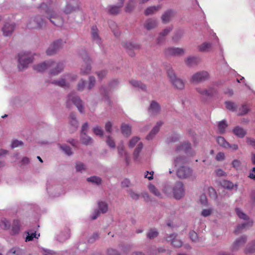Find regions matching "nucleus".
<instances>
[{
  "label": "nucleus",
  "mask_w": 255,
  "mask_h": 255,
  "mask_svg": "<svg viewBox=\"0 0 255 255\" xmlns=\"http://www.w3.org/2000/svg\"><path fill=\"white\" fill-rule=\"evenodd\" d=\"M38 8L47 15L48 18L50 22L56 26L62 25L63 20L62 17L54 12L52 7H49L45 2H42Z\"/></svg>",
  "instance_id": "1"
},
{
  "label": "nucleus",
  "mask_w": 255,
  "mask_h": 255,
  "mask_svg": "<svg viewBox=\"0 0 255 255\" xmlns=\"http://www.w3.org/2000/svg\"><path fill=\"white\" fill-rule=\"evenodd\" d=\"M72 104H73L77 107L80 113L84 112L83 102L75 92L69 93L67 96V107L70 108Z\"/></svg>",
  "instance_id": "2"
},
{
  "label": "nucleus",
  "mask_w": 255,
  "mask_h": 255,
  "mask_svg": "<svg viewBox=\"0 0 255 255\" xmlns=\"http://www.w3.org/2000/svg\"><path fill=\"white\" fill-rule=\"evenodd\" d=\"M220 85L219 82H216L212 85L210 86L207 89L202 88L201 87L196 88V91L200 94L202 98H212L217 95L218 90L217 88Z\"/></svg>",
  "instance_id": "3"
},
{
  "label": "nucleus",
  "mask_w": 255,
  "mask_h": 255,
  "mask_svg": "<svg viewBox=\"0 0 255 255\" xmlns=\"http://www.w3.org/2000/svg\"><path fill=\"white\" fill-rule=\"evenodd\" d=\"M46 191L51 198L58 197L63 193L61 186L52 180L48 181L46 184Z\"/></svg>",
  "instance_id": "4"
},
{
  "label": "nucleus",
  "mask_w": 255,
  "mask_h": 255,
  "mask_svg": "<svg viewBox=\"0 0 255 255\" xmlns=\"http://www.w3.org/2000/svg\"><path fill=\"white\" fill-rule=\"evenodd\" d=\"M46 24L45 19L40 15L30 17L27 23V27L30 29H39Z\"/></svg>",
  "instance_id": "5"
},
{
  "label": "nucleus",
  "mask_w": 255,
  "mask_h": 255,
  "mask_svg": "<svg viewBox=\"0 0 255 255\" xmlns=\"http://www.w3.org/2000/svg\"><path fill=\"white\" fill-rule=\"evenodd\" d=\"M33 57L27 53H19L18 54V68L23 71L27 68L28 65L33 61Z\"/></svg>",
  "instance_id": "6"
},
{
  "label": "nucleus",
  "mask_w": 255,
  "mask_h": 255,
  "mask_svg": "<svg viewBox=\"0 0 255 255\" xmlns=\"http://www.w3.org/2000/svg\"><path fill=\"white\" fill-rule=\"evenodd\" d=\"M167 74L171 82L175 88L179 90H182L184 88V82L183 81L177 78L172 68L168 67L166 69Z\"/></svg>",
  "instance_id": "7"
},
{
  "label": "nucleus",
  "mask_w": 255,
  "mask_h": 255,
  "mask_svg": "<svg viewBox=\"0 0 255 255\" xmlns=\"http://www.w3.org/2000/svg\"><path fill=\"white\" fill-rule=\"evenodd\" d=\"M209 73L206 71H200L194 73L190 78V82L194 84L202 83L209 79Z\"/></svg>",
  "instance_id": "8"
},
{
  "label": "nucleus",
  "mask_w": 255,
  "mask_h": 255,
  "mask_svg": "<svg viewBox=\"0 0 255 255\" xmlns=\"http://www.w3.org/2000/svg\"><path fill=\"white\" fill-rule=\"evenodd\" d=\"M66 41L62 39H58L54 41L47 49L46 54L49 56L55 54L63 47Z\"/></svg>",
  "instance_id": "9"
},
{
  "label": "nucleus",
  "mask_w": 255,
  "mask_h": 255,
  "mask_svg": "<svg viewBox=\"0 0 255 255\" xmlns=\"http://www.w3.org/2000/svg\"><path fill=\"white\" fill-rule=\"evenodd\" d=\"M172 190L173 197L179 200L185 195V188L183 183L181 181L176 182L172 186Z\"/></svg>",
  "instance_id": "10"
},
{
  "label": "nucleus",
  "mask_w": 255,
  "mask_h": 255,
  "mask_svg": "<svg viewBox=\"0 0 255 255\" xmlns=\"http://www.w3.org/2000/svg\"><path fill=\"white\" fill-rule=\"evenodd\" d=\"M81 2L79 0H71L68 2L64 9V12L66 14H69L80 9Z\"/></svg>",
  "instance_id": "11"
},
{
  "label": "nucleus",
  "mask_w": 255,
  "mask_h": 255,
  "mask_svg": "<svg viewBox=\"0 0 255 255\" xmlns=\"http://www.w3.org/2000/svg\"><path fill=\"white\" fill-rule=\"evenodd\" d=\"M248 240V237L246 235H243L237 238L232 244L230 247V250L232 252H236L238 251L244 245Z\"/></svg>",
  "instance_id": "12"
},
{
  "label": "nucleus",
  "mask_w": 255,
  "mask_h": 255,
  "mask_svg": "<svg viewBox=\"0 0 255 255\" xmlns=\"http://www.w3.org/2000/svg\"><path fill=\"white\" fill-rule=\"evenodd\" d=\"M84 64L82 65L81 68V73L82 74H88L91 70V60L89 56L85 53V54L82 56Z\"/></svg>",
  "instance_id": "13"
},
{
  "label": "nucleus",
  "mask_w": 255,
  "mask_h": 255,
  "mask_svg": "<svg viewBox=\"0 0 255 255\" xmlns=\"http://www.w3.org/2000/svg\"><path fill=\"white\" fill-rule=\"evenodd\" d=\"M175 151L177 152L183 151L186 154L190 156H193L195 152L192 150L191 144L188 142H185L177 146Z\"/></svg>",
  "instance_id": "14"
},
{
  "label": "nucleus",
  "mask_w": 255,
  "mask_h": 255,
  "mask_svg": "<svg viewBox=\"0 0 255 255\" xmlns=\"http://www.w3.org/2000/svg\"><path fill=\"white\" fill-rule=\"evenodd\" d=\"M122 45L126 49L128 55L131 57L134 56L135 55L134 51L139 49L140 48L139 44L131 42H123Z\"/></svg>",
  "instance_id": "15"
},
{
  "label": "nucleus",
  "mask_w": 255,
  "mask_h": 255,
  "mask_svg": "<svg viewBox=\"0 0 255 255\" xmlns=\"http://www.w3.org/2000/svg\"><path fill=\"white\" fill-rule=\"evenodd\" d=\"M177 176L181 179H185L190 177L192 174V170L191 168L184 166L180 167L177 170Z\"/></svg>",
  "instance_id": "16"
},
{
  "label": "nucleus",
  "mask_w": 255,
  "mask_h": 255,
  "mask_svg": "<svg viewBox=\"0 0 255 255\" xmlns=\"http://www.w3.org/2000/svg\"><path fill=\"white\" fill-rule=\"evenodd\" d=\"M160 104L155 101H152L148 108V113L150 116H156L161 111Z\"/></svg>",
  "instance_id": "17"
},
{
  "label": "nucleus",
  "mask_w": 255,
  "mask_h": 255,
  "mask_svg": "<svg viewBox=\"0 0 255 255\" xmlns=\"http://www.w3.org/2000/svg\"><path fill=\"white\" fill-rule=\"evenodd\" d=\"M185 50L179 47H169L165 50L166 56H179L184 54Z\"/></svg>",
  "instance_id": "18"
},
{
  "label": "nucleus",
  "mask_w": 255,
  "mask_h": 255,
  "mask_svg": "<svg viewBox=\"0 0 255 255\" xmlns=\"http://www.w3.org/2000/svg\"><path fill=\"white\" fill-rule=\"evenodd\" d=\"M176 11L173 9H168L164 11L161 16L162 22L163 24L169 23L175 15Z\"/></svg>",
  "instance_id": "19"
},
{
  "label": "nucleus",
  "mask_w": 255,
  "mask_h": 255,
  "mask_svg": "<svg viewBox=\"0 0 255 255\" xmlns=\"http://www.w3.org/2000/svg\"><path fill=\"white\" fill-rule=\"evenodd\" d=\"M177 234L175 233L167 235L165 237V240L167 242H170L171 245L175 248H179L182 246V242L177 239Z\"/></svg>",
  "instance_id": "20"
},
{
  "label": "nucleus",
  "mask_w": 255,
  "mask_h": 255,
  "mask_svg": "<svg viewBox=\"0 0 255 255\" xmlns=\"http://www.w3.org/2000/svg\"><path fill=\"white\" fill-rule=\"evenodd\" d=\"M54 63L52 60H48L47 61L39 63L33 66V69L37 72H43L46 69H49Z\"/></svg>",
  "instance_id": "21"
},
{
  "label": "nucleus",
  "mask_w": 255,
  "mask_h": 255,
  "mask_svg": "<svg viewBox=\"0 0 255 255\" xmlns=\"http://www.w3.org/2000/svg\"><path fill=\"white\" fill-rule=\"evenodd\" d=\"M91 34L92 41L99 45L102 44V40L99 35V31L96 25H93L91 29Z\"/></svg>",
  "instance_id": "22"
},
{
  "label": "nucleus",
  "mask_w": 255,
  "mask_h": 255,
  "mask_svg": "<svg viewBox=\"0 0 255 255\" xmlns=\"http://www.w3.org/2000/svg\"><path fill=\"white\" fill-rule=\"evenodd\" d=\"M54 63L51 66L50 69V74L51 75L55 76L61 73L64 69V64L62 62L56 63L53 61Z\"/></svg>",
  "instance_id": "23"
},
{
  "label": "nucleus",
  "mask_w": 255,
  "mask_h": 255,
  "mask_svg": "<svg viewBox=\"0 0 255 255\" xmlns=\"http://www.w3.org/2000/svg\"><path fill=\"white\" fill-rule=\"evenodd\" d=\"M158 26V21L155 18H148L145 20L143 23V27L147 30H151Z\"/></svg>",
  "instance_id": "24"
},
{
  "label": "nucleus",
  "mask_w": 255,
  "mask_h": 255,
  "mask_svg": "<svg viewBox=\"0 0 255 255\" xmlns=\"http://www.w3.org/2000/svg\"><path fill=\"white\" fill-rule=\"evenodd\" d=\"M15 28V24L14 23H9L8 22L5 23L3 27L2 31L3 34L4 36H10L13 33Z\"/></svg>",
  "instance_id": "25"
},
{
  "label": "nucleus",
  "mask_w": 255,
  "mask_h": 255,
  "mask_svg": "<svg viewBox=\"0 0 255 255\" xmlns=\"http://www.w3.org/2000/svg\"><path fill=\"white\" fill-rule=\"evenodd\" d=\"M200 61V58L198 56H190L185 59V63L188 67L196 66Z\"/></svg>",
  "instance_id": "26"
},
{
  "label": "nucleus",
  "mask_w": 255,
  "mask_h": 255,
  "mask_svg": "<svg viewBox=\"0 0 255 255\" xmlns=\"http://www.w3.org/2000/svg\"><path fill=\"white\" fill-rule=\"evenodd\" d=\"M163 125V122L161 121L158 122L156 125L153 127L149 133L146 136V138L147 140L152 139L155 135L158 132L160 127Z\"/></svg>",
  "instance_id": "27"
},
{
  "label": "nucleus",
  "mask_w": 255,
  "mask_h": 255,
  "mask_svg": "<svg viewBox=\"0 0 255 255\" xmlns=\"http://www.w3.org/2000/svg\"><path fill=\"white\" fill-rule=\"evenodd\" d=\"M51 83L64 88H69L70 86L69 83L67 82L65 77H64L63 76L58 80H53L51 81Z\"/></svg>",
  "instance_id": "28"
},
{
  "label": "nucleus",
  "mask_w": 255,
  "mask_h": 255,
  "mask_svg": "<svg viewBox=\"0 0 255 255\" xmlns=\"http://www.w3.org/2000/svg\"><path fill=\"white\" fill-rule=\"evenodd\" d=\"M70 231L68 228H65L62 231L57 237V240L60 242H64L70 238Z\"/></svg>",
  "instance_id": "29"
},
{
  "label": "nucleus",
  "mask_w": 255,
  "mask_h": 255,
  "mask_svg": "<svg viewBox=\"0 0 255 255\" xmlns=\"http://www.w3.org/2000/svg\"><path fill=\"white\" fill-rule=\"evenodd\" d=\"M20 225L19 221L18 220H14L10 231V235L13 236L18 235L20 232Z\"/></svg>",
  "instance_id": "30"
},
{
  "label": "nucleus",
  "mask_w": 255,
  "mask_h": 255,
  "mask_svg": "<svg viewBox=\"0 0 255 255\" xmlns=\"http://www.w3.org/2000/svg\"><path fill=\"white\" fill-rule=\"evenodd\" d=\"M118 153L121 157L125 158L126 164L128 165L129 161V155L128 153L124 149V146L123 144H121L118 146Z\"/></svg>",
  "instance_id": "31"
},
{
  "label": "nucleus",
  "mask_w": 255,
  "mask_h": 255,
  "mask_svg": "<svg viewBox=\"0 0 255 255\" xmlns=\"http://www.w3.org/2000/svg\"><path fill=\"white\" fill-rule=\"evenodd\" d=\"M233 133L237 137L242 138L247 134V131L240 126H236L233 129Z\"/></svg>",
  "instance_id": "32"
},
{
  "label": "nucleus",
  "mask_w": 255,
  "mask_h": 255,
  "mask_svg": "<svg viewBox=\"0 0 255 255\" xmlns=\"http://www.w3.org/2000/svg\"><path fill=\"white\" fill-rule=\"evenodd\" d=\"M161 8L160 5L157 6H150L147 7L144 12L146 16L151 15L156 13Z\"/></svg>",
  "instance_id": "33"
},
{
  "label": "nucleus",
  "mask_w": 255,
  "mask_h": 255,
  "mask_svg": "<svg viewBox=\"0 0 255 255\" xmlns=\"http://www.w3.org/2000/svg\"><path fill=\"white\" fill-rule=\"evenodd\" d=\"M212 47V44L210 42H205L199 45L198 50L201 52H208L210 51Z\"/></svg>",
  "instance_id": "34"
},
{
  "label": "nucleus",
  "mask_w": 255,
  "mask_h": 255,
  "mask_svg": "<svg viewBox=\"0 0 255 255\" xmlns=\"http://www.w3.org/2000/svg\"><path fill=\"white\" fill-rule=\"evenodd\" d=\"M122 7L120 6L119 5H109L107 9V11L109 14L111 15H117L120 13Z\"/></svg>",
  "instance_id": "35"
},
{
  "label": "nucleus",
  "mask_w": 255,
  "mask_h": 255,
  "mask_svg": "<svg viewBox=\"0 0 255 255\" xmlns=\"http://www.w3.org/2000/svg\"><path fill=\"white\" fill-rule=\"evenodd\" d=\"M245 254L255 253V240L249 242L244 250Z\"/></svg>",
  "instance_id": "36"
},
{
  "label": "nucleus",
  "mask_w": 255,
  "mask_h": 255,
  "mask_svg": "<svg viewBox=\"0 0 255 255\" xmlns=\"http://www.w3.org/2000/svg\"><path fill=\"white\" fill-rule=\"evenodd\" d=\"M253 222L252 221H248L239 225L236 230L234 231V233L236 235H238L241 231L242 230L246 229L247 227L252 226Z\"/></svg>",
  "instance_id": "37"
},
{
  "label": "nucleus",
  "mask_w": 255,
  "mask_h": 255,
  "mask_svg": "<svg viewBox=\"0 0 255 255\" xmlns=\"http://www.w3.org/2000/svg\"><path fill=\"white\" fill-rule=\"evenodd\" d=\"M70 124L73 128V130H75L78 127V122L76 119V114L72 113L69 116Z\"/></svg>",
  "instance_id": "38"
},
{
  "label": "nucleus",
  "mask_w": 255,
  "mask_h": 255,
  "mask_svg": "<svg viewBox=\"0 0 255 255\" xmlns=\"http://www.w3.org/2000/svg\"><path fill=\"white\" fill-rule=\"evenodd\" d=\"M80 140L81 142L86 145H90L93 143V140L86 133L80 134Z\"/></svg>",
  "instance_id": "39"
},
{
  "label": "nucleus",
  "mask_w": 255,
  "mask_h": 255,
  "mask_svg": "<svg viewBox=\"0 0 255 255\" xmlns=\"http://www.w3.org/2000/svg\"><path fill=\"white\" fill-rule=\"evenodd\" d=\"M184 31L181 29H179L175 31L174 34L172 37V40L174 43L178 42L183 37Z\"/></svg>",
  "instance_id": "40"
},
{
  "label": "nucleus",
  "mask_w": 255,
  "mask_h": 255,
  "mask_svg": "<svg viewBox=\"0 0 255 255\" xmlns=\"http://www.w3.org/2000/svg\"><path fill=\"white\" fill-rule=\"evenodd\" d=\"M109 25L114 33L116 37H119L120 35V32L116 23L113 20H110L108 22Z\"/></svg>",
  "instance_id": "41"
},
{
  "label": "nucleus",
  "mask_w": 255,
  "mask_h": 255,
  "mask_svg": "<svg viewBox=\"0 0 255 255\" xmlns=\"http://www.w3.org/2000/svg\"><path fill=\"white\" fill-rule=\"evenodd\" d=\"M250 111V109L247 104H243L238 109V115L242 116L246 115Z\"/></svg>",
  "instance_id": "42"
},
{
  "label": "nucleus",
  "mask_w": 255,
  "mask_h": 255,
  "mask_svg": "<svg viewBox=\"0 0 255 255\" xmlns=\"http://www.w3.org/2000/svg\"><path fill=\"white\" fill-rule=\"evenodd\" d=\"M130 83L135 88L141 90L143 91H146V86L145 84L140 81L132 80L130 81Z\"/></svg>",
  "instance_id": "43"
},
{
  "label": "nucleus",
  "mask_w": 255,
  "mask_h": 255,
  "mask_svg": "<svg viewBox=\"0 0 255 255\" xmlns=\"http://www.w3.org/2000/svg\"><path fill=\"white\" fill-rule=\"evenodd\" d=\"M27 236L25 238V242L31 241L34 238L38 239L40 236V234H36V231L29 230L26 232Z\"/></svg>",
  "instance_id": "44"
},
{
  "label": "nucleus",
  "mask_w": 255,
  "mask_h": 255,
  "mask_svg": "<svg viewBox=\"0 0 255 255\" xmlns=\"http://www.w3.org/2000/svg\"><path fill=\"white\" fill-rule=\"evenodd\" d=\"M226 109L232 112H236L238 109V105L234 102L231 101H226L225 102Z\"/></svg>",
  "instance_id": "45"
},
{
  "label": "nucleus",
  "mask_w": 255,
  "mask_h": 255,
  "mask_svg": "<svg viewBox=\"0 0 255 255\" xmlns=\"http://www.w3.org/2000/svg\"><path fill=\"white\" fill-rule=\"evenodd\" d=\"M87 181L88 182L92 183V184H95L97 185H100L102 181V179L100 177H98L97 176H93L88 177L87 179Z\"/></svg>",
  "instance_id": "46"
},
{
  "label": "nucleus",
  "mask_w": 255,
  "mask_h": 255,
  "mask_svg": "<svg viewBox=\"0 0 255 255\" xmlns=\"http://www.w3.org/2000/svg\"><path fill=\"white\" fill-rule=\"evenodd\" d=\"M220 184L223 187L229 190H232L234 188V186H236V185H234L231 181L226 180H222L220 182Z\"/></svg>",
  "instance_id": "47"
},
{
  "label": "nucleus",
  "mask_w": 255,
  "mask_h": 255,
  "mask_svg": "<svg viewBox=\"0 0 255 255\" xmlns=\"http://www.w3.org/2000/svg\"><path fill=\"white\" fill-rule=\"evenodd\" d=\"M10 223L6 218H2L0 221V227L5 230L10 229Z\"/></svg>",
  "instance_id": "48"
},
{
  "label": "nucleus",
  "mask_w": 255,
  "mask_h": 255,
  "mask_svg": "<svg viewBox=\"0 0 255 255\" xmlns=\"http://www.w3.org/2000/svg\"><path fill=\"white\" fill-rule=\"evenodd\" d=\"M228 127L225 120H222L218 123V130L220 134H223L225 132L226 128Z\"/></svg>",
  "instance_id": "49"
},
{
  "label": "nucleus",
  "mask_w": 255,
  "mask_h": 255,
  "mask_svg": "<svg viewBox=\"0 0 255 255\" xmlns=\"http://www.w3.org/2000/svg\"><path fill=\"white\" fill-rule=\"evenodd\" d=\"M122 133L125 136H128L131 133V128L127 124H122L121 126Z\"/></svg>",
  "instance_id": "50"
},
{
  "label": "nucleus",
  "mask_w": 255,
  "mask_h": 255,
  "mask_svg": "<svg viewBox=\"0 0 255 255\" xmlns=\"http://www.w3.org/2000/svg\"><path fill=\"white\" fill-rule=\"evenodd\" d=\"M98 207L100 212L102 213H106L108 210V204L104 201H100L98 202Z\"/></svg>",
  "instance_id": "51"
},
{
  "label": "nucleus",
  "mask_w": 255,
  "mask_h": 255,
  "mask_svg": "<svg viewBox=\"0 0 255 255\" xmlns=\"http://www.w3.org/2000/svg\"><path fill=\"white\" fill-rule=\"evenodd\" d=\"M149 191L153 193L155 196L158 198L162 197V194L160 191L152 184H150L148 187Z\"/></svg>",
  "instance_id": "52"
},
{
  "label": "nucleus",
  "mask_w": 255,
  "mask_h": 255,
  "mask_svg": "<svg viewBox=\"0 0 255 255\" xmlns=\"http://www.w3.org/2000/svg\"><path fill=\"white\" fill-rule=\"evenodd\" d=\"M249 203L252 207H255V189L251 190L249 193Z\"/></svg>",
  "instance_id": "53"
},
{
  "label": "nucleus",
  "mask_w": 255,
  "mask_h": 255,
  "mask_svg": "<svg viewBox=\"0 0 255 255\" xmlns=\"http://www.w3.org/2000/svg\"><path fill=\"white\" fill-rule=\"evenodd\" d=\"M58 145L60 149L62 150V151L67 155L70 156L73 154L71 148L69 146H68L66 144L61 145L60 144H58Z\"/></svg>",
  "instance_id": "54"
},
{
  "label": "nucleus",
  "mask_w": 255,
  "mask_h": 255,
  "mask_svg": "<svg viewBox=\"0 0 255 255\" xmlns=\"http://www.w3.org/2000/svg\"><path fill=\"white\" fill-rule=\"evenodd\" d=\"M159 233L155 229H151L148 231L146 237L149 239H152L158 236Z\"/></svg>",
  "instance_id": "55"
},
{
  "label": "nucleus",
  "mask_w": 255,
  "mask_h": 255,
  "mask_svg": "<svg viewBox=\"0 0 255 255\" xmlns=\"http://www.w3.org/2000/svg\"><path fill=\"white\" fill-rule=\"evenodd\" d=\"M142 147L143 144L141 142H140L137 144V146L134 149V151L133 153L134 160L137 159L139 156V154L140 152L141 149H142Z\"/></svg>",
  "instance_id": "56"
},
{
  "label": "nucleus",
  "mask_w": 255,
  "mask_h": 255,
  "mask_svg": "<svg viewBox=\"0 0 255 255\" xmlns=\"http://www.w3.org/2000/svg\"><path fill=\"white\" fill-rule=\"evenodd\" d=\"M64 77H65V79L67 82H73L76 81L77 79V75L75 74L72 73H68L65 74L63 75Z\"/></svg>",
  "instance_id": "57"
},
{
  "label": "nucleus",
  "mask_w": 255,
  "mask_h": 255,
  "mask_svg": "<svg viewBox=\"0 0 255 255\" xmlns=\"http://www.w3.org/2000/svg\"><path fill=\"white\" fill-rule=\"evenodd\" d=\"M76 170L77 172H82L86 169V165L82 162H77L75 166Z\"/></svg>",
  "instance_id": "58"
},
{
  "label": "nucleus",
  "mask_w": 255,
  "mask_h": 255,
  "mask_svg": "<svg viewBox=\"0 0 255 255\" xmlns=\"http://www.w3.org/2000/svg\"><path fill=\"white\" fill-rule=\"evenodd\" d=\"M236 212L238 216L244 220H248L249 217L248 216L245 214L244 212H242L241 210H240L239 208H236Z\"/></svg>",
  "instance_id": "59"
},
{
  "label": "nucleus",
  "mask_w": 255,
  "mask_h": 255,
  "mask_svg": "<svg viewBox=\"0 0 255 255\" xmlns=\"http://www.w3.org/2000/svg\"><path fill=\"white\" fill-rule=\"evenodd\" d=\"M217 141L220 145L224 148H226V146L228 145V142L222 136L218 137L217 138Z\"/></svg>",
  "instance_id": "60"
},
{
  "label": "nucleus",
  "mask_w": 255,
  "mask_h": 255,
  "mask_svg": "<svg viewBox=\"0 0 255 255\" xmlns=\"http://www.w3.org/2000/svg\"><path fill=\"white\" fill-rule=\"evenodd\" d=\"M93 131L96 135H99L100 137H103L104 135V131L100 127L98 126L93 128Z\"/></svg>",
  "instance_id": "61"
},
{
  "label": "nucleus",
  "mask_w": 255,
  "mask_h": 255,
  "mask_svg": "<svg viewBox=\"0 0 255 255\" xmlns=\"http://www.w3.org/2000/svg\"><path fill=\"white\" fill-rule=\"evenodd\" d=\"M173 29V26L171 25L166 27L163 30H162L159 34L164 37H166Z\"/></svg>",
  "instance_id": "62"
},
{
  "label": "nucleus",
  "mask_w": 255,
  "mask_h": 255,
  "mask_svg": "<svg viewBox=\"0 0 255 255\" xmlns=\"http://www.w3.org/2000/svg\"><path fill=\"white\" fill-rule=\"evenodd\" d=\"M134 1L133 0H129L128 3L127 4L126 8H125V11L127 12H129L131 11L134 8V5H133Z\"/></svg>",
  "instance_id": "63"
},
{
  "label": "nucleus",
  "mask_w": 255,
  "mask_h": 255,
  "mask_svg": "<svg viewBox=\"0 0 255 255\" xmlns=\"http://www.w3.org/2000/svg\"><path fill=\"white\" fill-rule=\"evenodd\" d=\"M246 143L249 146L253 147L255 149V139L251 137L246 138Z\"/></svg>",
  "instance_id": "64"
}]
</instances>
